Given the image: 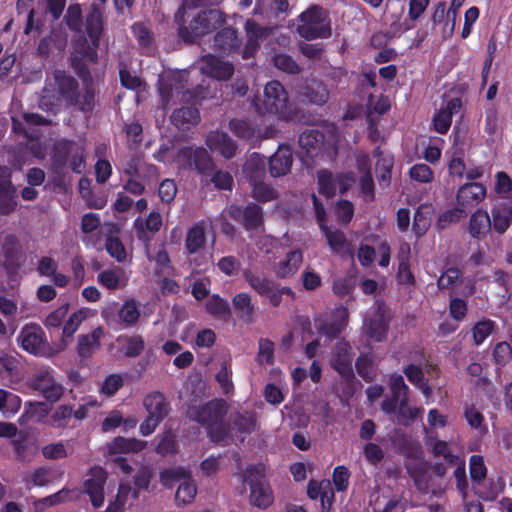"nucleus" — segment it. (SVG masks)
Instances as JSON below:
<instances>
[{
    "instance_id": "obj_1",
    "label": "nucleus",
    "mask_w": 512,
    "mask_h": 512,
    "mask_svg": "<svg viewBox=\"0 0 512 512\" xmlns=\"http://www.w3.org/2000/svg\"><path fill=\"white\" fill-rule=\"evenodd\" d=\"M227 412L226 403L223 401H211L204 405L189 407L188 416L205 425L208 435L213 442H226L233 439L232 430L227 429L222 422Z\"/></svg>"
},
{
    "instance_id": "obj_2",
    "label": "nucleus",
    "mask_w": 512,
    "mask_h": 512,
    "mask_svg": "<svg viewBox=\"0 0 512 512\" xmlns=\"http://www.w3.org/2000/svg\"><path fill=\"white\" fill-rule=\"evenodd\" d=\"M159 94L164 108L178 102L189 103L197 97V93L190 90L188 73L185 71L162 75L159 78Z\"/></svg>"
},
{
    "instance_id": "obj_3",
    "label": "nucleus",
    "mask_w": 512,
    "mask_h": 512,
    "mask_svg": "<svg viewBox=\"0 0 512 512\" xmlns=\"http://www.w3.org/2000/svg\"><path fill=\"white\" fill-rule=\"evenodd\" d=\"M256 108L260 114H273L284 120H291L296 115L287 91L278 81H270L265 85L263 102Z\"/></svg>"
},
{
    "instance_id": "obj_4",
    "label": "nucleus",
    "mask_w": 512,
    "mask_h": 512,
    "mask_svg": "<svg viewBox=\"0 0 512 512\" xmlns=\"http://www.w3.org/2000/svg\"><path fill=\"white\" fill-rule=\"evenodd\" d=\"M140 315L139 303L133 298L126 299L121 306L115 302L110 303L101 311L105 323L116 330L135 326Z\"/></svg>"
},
{
    "instance_id": "obj_5",
    "label": "nucleus",
    "mask_w": 512,
    "mask_h": 512,
    "mask_svg": "<svg viewBox=\"0 0 512 512\" xmlns=\"http://www.w3.org/2000/svg\"><path fill=\"white\" fill-rule=\"evenodd\" d=\"M296 30L306 39L327 38L331 35L327 14L317 6L310 7L299 15Z\"/></svg>"
},
{
    "instance_id": "obj_6",
    "label": "nucleus",
    "mask_w": 512,
    "mask_h": 512,
    "mask_svg": "<svg viewBox=\"0 0 512 512\" xmlns=\"http://www.w3.org/2000/svg\"><path fill=\"white\" fill-rule=\"evenodd\" d=\"M243 482L250 487V502L259 508L269 507L274 500L270 486L264 481V467L252 466L242 474Z\"/></svg>"
},
{
    "instance_id": "obj_7",
    "label": "nucleus",
    "mask_w": 512,
    "mask_h": 512,
    "mask_svg": "<svg viewBox=\"0 0 512 512\" xmlns=\"http://www.w3.org/2000/svg\"><path fill=\"white\" fill-rule=\"evenodd\" d=\"M379 256V265L381 267H388L391 259V248L386 240H382L377 235H370L366 237L359 244L357 250V258L363 267H369Z\"/></svg>"
},
{
    "instance_id": "obj_8",
    "label": "nucleus",
    "mask_w": 512,
    "mask_h": 512,
    "mask_svg": "<svg viewBox=\"0 0 512 512\" xmlns=\"http://www.w3.org/2000/svg\"><path fill=\"white\" fill-rule=\"evenodd\" d=\"M224 22L223 14L221 11L213 9L203 11L194 17L188 27H180L179 33L181 37L186 41H194L200 38Z\"/></svg>"
},
{
    "instance_id": "obj_9",
    "label": "nucleus",
    "mask_w": 512,
    "mask_h": 512,
    "mask_svg": "<svg viewBox=\"0 0 512 512\" xmlns=\"http://www.w3.org/2000/svg\"><path fill=\"white\" fill-rule=\"evenodd\" d=\"M17 340L22 349L35 356L51 357L59 352L58 349L53 351L48 346L45 333L37 325L23 327Z\"/></svg>"
},
{
    "instance_id": "obj_10",
    "label": "nucleus",
    "mask_w": 512,
    "mask_h": 512,
    "mask_svg": "<svg viewBox=\"0 0 512 512\" xmlns=\"http://www.w3.org/2000/svg\"><path fill=\"white\" fill-rule=\"evenodd\" d=\"M54 159L59 164L69 163L74 172L81 173L85 168L84 143L82 141H58L54 146Z\"/></svg>"
},
{
    "instance_id": "obj_11",
    "label": "nucleus",
    "mask_w": 512,
    "mask_h": 512,
    "mask_svg": "<svg viewBox=\"0 0 512 512\" xmlns=\"http://www.w3.org/2000/svg\"><path fill=\"white\" fill-rule=\"evenodd\" d=\"M390 314L383 303H375L368 312L364 323L363 333L376 342L386 338Z\"/></svg>"
},
{
    "instance_id": "obj_12",
    "label": "nucleus",
    "mask_w": 512,
    "mask_h": 512,
    "mask_svg": "<svg viewBox=\"0 0 512 512\" xmlns=\"http://www.w3.org/2000/svg\"><path fill=\"white\" fill-rule=\"evenodd\" d=\"M313 204L315 208L316 217L321 231L324 233L330 249L340 255L353 256V250L350 247L344 233L340 230H331L324 223L325 211L317 197L313 194Z\"/></svg>"
},
{
    "instance_id": "obj_13",
    "label": "nucleus",
    "mask_w": 512,
    "mask_h": 512,
    "mask_svg": "<svg viewBox=\"0 0 512 512\" xmlns=\"http://www.w3.org/2000/svg\"><path fill=\"white\" fill-rule=\"evenodd\" d=\"M179 168H191L193 165L201 174L211 171L213 163L207 151L202 147H183L174 158Z\"/></svg>"
},
{
    "instance_id": "obj_14",
    "label": "nucleus",
    "mask_w": 512,
    "mask_h": 512,
    "mask_svg": "<svg viewBox=\"0 0 512 512\" xmlns=\"http://www.w3.org/2000/svg\"><path fill=\"white\" fill-rule=\"evenodd\" d=\"M29 387L50 402L58 401L64 392L63 386L56 380L53 371L49 369L38 371L30 379Z\"/></svg>"
},
{
    "instance_id": "obj_15",
    "label": "nucleus",
    "mask_w": 512,
    "mask_h": 512,
    "mask_svg": "<svg viewBox=\"0 0 512 512\" xmlns=\"http://www.w3.org/2000/svg\"><path fill=\"white\" fill-rule=\"evenodd\" d=\"M106 481L107 473L101 467H93L85 475L83 492L89 496L94 508H100L104 504V486Z\"/></svg>"
},
{
    "instance_id": "obj_16",
    "label": "nucleus",
    "mask_w": 512,
    "mask_h": 512,
    "mask_svg": "<svg viewBox=\"0 0 512 512\" xmlns=\"http://www.w3.org/2000/svg\"><path fill=\"white\" fill-rule=\"evenodd\" d=\"M354 182L355 179L350 174L333 176L327 170L318 172L319 192L328 198L333 197L337 190L344 193Z\"/></svg>"
},
{
    "instance_id": "obj_17",
    "label": "nucleus",
    "mask_w": 512,
    "mask_h": 512,
    "mask_svg": "<svg viewBox=\"0 0 512 512\" xmlns=\"http://www.w3.org/2000/svg\"><path fill=\"white\" fill-rule=\"evenodd\" d=\"M201 71L217 80L226 81L234 73V66L228 61H223L213 55H206L201 59Z\"/></svg>"
},
{
    "instance_id": "obj_18",
    "label": "nucleus",
    "mask_w": 512,
    "mask_h": 512,
    "mask_svg": "<svg viewBox=\"0 0 512 512\" xmlns=\"http://www.w3.org/2000/svg\"><path fill=\"white\" fill-rule=\"evenodd\" d=\"M94 316V311L90 308H79L74 311L63 324L62 341L58 351H63L68 346L67 339L72 338L80 325L88 318Z\"/></svg>"
},
{
    "instance_id": "obj_19",
    "label": "nucleus",
    "mask_w": 512,
    "mask_h": 512,
    "mask_svg": "<svg viewBox=\"0 0 512 512\" xmlns=\"http://www.w3.org/2000/svg\"><path fill=\"white\" fill-rule=\"evenodd\" d=\"M353 353L347 342L337 343L332 355L331 364L333 368L342 376L350 377L352 375Z\"/></svg>"
},
{
    "instance_id": "obj_20",
    "label": "nucleus",
    "mask_w": 512,
    "mask_h": 512,
    "mask_svg": "<svg viewBox=\"0 0 512 512\" xmlns=\"http://www.w3.org/2000/svg\"><path fill=\"white\" fill-rule=\"evenodd\" d=\"M461 105L462 102L459 98H452L435 114L433 125L438 133L445 134L448 132L452 123V117L459 112Z\"/></svg>"
},
{
    "instance_id": "obj_21",
    "label": "nucleus",
    "mask_w": 512,
    "mask_h": 512,
    "mask_svg": "<svg viewBox=\"0 0 512 512\" xmlns=\"http://www.w3.org/2000/svg\"><path fill=\"white\" fill-rule=\"evenodd\" d=\"M491 226L498 234H504L512 224V201L496 204L491 210Z\"/></svg>"
},
{
    "instance_id": "obj_22",
    "label": "nucleus",
    "mask_w": 512,
    "mask_h": 512,
    "mask_svg": "<svg viewBox=\"0 0 512 512\" xmlns=\"http://www.w3.org/2000/svg\"><path fill=\"white\" fill-rule=\"evenodd\" d=\"M303 262V253L299 249L289 251L284 258L274 265V273L278 278H288L294 275Z\"/></svg>"
},
{
    "instance_id": "obj_23",
    "label": "nucleus",
    "mask_w": 512,
    "mask_h": 512,
    "mask_svg": "<svg viewBox=\"0 0 512 512\" xmlns=\"http://www.w3.org/2000/svg\"><path fill=\"white\" fill-rule=\"evenodd\" d=\"M292 151L287 146H279L278 150L270 157V174L273 177L286 175L292 166Z\"/></svg>"
},
{
    "instance_id": "obj_24",
    "label": "nucleus",
    "mask_w": 512,
    "mask_h": 512,
    "mask_svg": "<svg viewBox=\"0 0 512 512\" xmlns=\"http://www.w3.org/2000/svg\"><path fill=\"white\" fill-rule=\"evenodd\" d=\"M0 174L3 176V179L0 181V214H8L17 205L16 191L8 179V169L1 167Z\"/></svg>"
},
{
    "instance_id": "obj_25",
    "label": "nucleus",
    "mask_w": 512,
    "mask_h": 512,
    "mask_svg": "<svg viewBox=\"0 0 512 512\" xmlns=\"http://www.w3.org/2000/svg\"><path fill=\"white\" fill-rule=\"evenodd\" d=\"M206 145L211 151H217L225 158H231L236 151V144L225 133L219 131L210 132L206 138Z\"/></svg>"
},
{
    "instance_id": "obj_26",
    "label": "nucleus",
    "mask_w": 512,
    "mask_h": 512,
    "mask_svg": "<svg viewBox=\"0 0 512 512\" xmlns=\"http://www.w3.org/2000/svg\"><path fill=\"white\" fill-rule=\"evenodd\" d=\"M486 196V188L478 182L467 183L460 187L457 202L461 207L481 202Z\"/></svg>"
},
{
    "instance_id": "obj_27",
    "label": "nucleus",
    "mask_w": 512,
    "mask_h": 512,
    "mask_svg": "<svg viewBox=\"0 0 512 512\" xmlns=\"http://www.w3.org/2000/svg\"><path fill=\"white\" fill-rule=\"evenodd\" d=\"M97 281L101 286L109 290H117L127 285L128 276L122 268L113 267L98 273Z\"/></svg>"
},
{
    "instance_id": "obj_28",
    "label": "nucleus",
    "mask_w": 512,
    "mask_h": 512,
    "mask_svg": "<svg viewBox=\"0 0 512 512\" xmlns=\"http://www.w3.org/2000/svg\"><path fill=\"white\" fill-rule=\"evenodd\" d=\"M323 141L324 137L318 130L310 129L304 131L299 137L301 153L311 158L317 156L321 152Z\"/></svg>"
},
{
    "instance_id": "obj_29",
    "label": "nucleus",
    "mask_w": 512,
    "mask_h": 512,
    "mask_svg": "<svg viewBox=\"0 0 512 512\" xmlns=\"http://www.w3.org/2000/svg\"><path fill=\"white\" fill-rule=\"evenodd\" d=\"M200 120L199 111L193 105L183 106L175 109L171 115V122L180 130H188L198 124Z\"/></svg>"
},
{
    "instance_id": "obj_30",
    "label": "nucleus",
    "mask_w": 512,
    "mask_h": 512,
    "mask_svg": "<svg viewBox=\"0 0 512 512\" xmlns=\"http://www.w3.org/2000/svg\"><path fill=\"white\" fill-rule=\"evenodd\" d=\"M104 335L101 327H96L89 334H82L78 337L77 350L83 358H88L100 347V339Z\"/></svg>"
},
{
    "instance_id": "obj_31",
    "label": "nucleus",
    "mask_w": 512,
    "mask_h": 512,
    "mask_svg": "<svg viewBox=\"0 0 512 512\" xmlns=\"http://www.w3.org/2000/svg\"><path fill=\"white\" fill-rule=\"evenodd\" d=\"M146 447V442L135 438L116 437L107 444L106 450L109 454L136 453Z\"/></svg>"
},
{
    "instance_id": "obj_32",
    "label": "nucleus",
    "mask_w": 512,
    "mask_h": 512,
    "mask_svg": "<svg viewBox=\"0 0 512 512\" xmlns=\"http://www.w3.org/2000/svg\"><path fill=\"white\" fill-rule=\"evenodd\" d=\"M247 33V44L243 51V58H249L259 45V40L266 37L269 30L259 26L253 20H247L245 25Z\"/></svg>"
},
{
    "instance_id": "obj_33",
    "label": "nucleus",
    "mask_w": 512,
    "mask_h": 512,
    "mask_svg": "<svg viewBox=\"0 0 512 512\" xmlns=\"http://www.w3.org/2000/svg\"><path fill=\"white\" fill-rule=\"evenodd\" d=\"M265 159L258 153L251 154L243 168L245 177L249 180L250 184L261 181L265 175Z\"/></svg>"
},
{
    "instance_id": "obj_34",
    "label": "nucleus",
    "mask_w": 512,
    "mask_h": 512,
    "mask_svg": "<svg viewBox=\"0 0 512 512\" xmlns=\"http://www.w3.org/2000/svg\"><path fill=\"white\" fill-rule=\"evenodd\" d=\"M214 50L220 54H230L239 47L236 32L225 28L218 32L214 38Z\"/></svg>"
},
{
    "instance_id": "obj_35",
    "label": "nucleus",
    "mask_w": 512,
    "mask_h": 512,
    "mask_svg": "<svg viewBox=\"0 0 512 512\" xmlns=\"http://www.w3.org/2000/svg\"><path fill=\"white\" fill-rule=\"evenodd\" d=\"M491 228V219L487 211L479 209L471 215L469 233L473 238H481L486 235Z\"/></svg>"
},
{
    "instance_id": "obj_36",
    "label": "nucleus",
    "mask_w": 512,
    "mask_h": 512,
    "mask_svg": "<svg viewBox=\"0 0 512 512\" xmlns=\"http://www.w3.org/2000/svg\"><path fill=\"white\" fill-rule=\"evenodd\" d=\"M143 405L150 416L163 420L168 414L166 400L160 392L148 394L143 400Z\"/></svg>"
},
{
    "instance_id": "obj_37",
    "label": "nucleus",
    "mask_w": 512,
    "mask_h": 512,
    "mask_svg": "<svg viewBox=\"0 0 512 512\" xmlns=\"http://www.w3.org/2000/svg\"><path fill=\"white\" fill-rule=\"evenodd\" d=\"M434 214V207L431 204H423L419 206L413 222V231L417 236H422L426 233L431 225L432 216Z\"/></svg>"
},
{
    "instance_id": "obj_38",
    "label": "nucleus",
    "mask_w": 512,
    "mask_h": 512,
    "mask_svg": "<svg viewBox=\"0 0 512 512\" xmlns=\"http://www.w3.org/2000/svg\"><path fill=\"white\" fill-rule=\"evenodd\" d=\"M243 277L248 285L260 296H264L271 292L273 282L265 275L255 273L252 270L247 269L243 272Z\"/></svg>"
},
{
    "instance_id": "obj_39",
    "label": "nucleus",
    "mask_w": 512,
    "mask_h": 512,
    "mask_svg": "<svg viewBox=\"0 0 512 512\" xmlns=\"http://www.w3.org/2000/svg\"><path fill=\"white\" fill-rule=\"evenodd\" d=\"M205 243V229L202 224L193 225L186 234L185 248L189 254L200 251Z\"/></svg>"
},
{
    "instance_id": "obj_40",
    "label": "nucleus",
    "mask_w": 512,
    "mask_h": 512,
    "mask_svg": "<svg viewBox=\"0 0 512 512\" xmlns=\"http://www.w3.org/2000/svg\"><path fill=\"white\" fill-rule=\"evenodd\" d=\"M86 29L93 44L95 46L98 45L99 37L103 29V21L101 11L94 4L87 16Z\"/></svg>"
},
{
    "instance_id": "obj_41",
    "label": "nucleus",
    "mask_w": 512,
    "mask_h": 512,
    "mask_svg": "<svg viewBox=\"0 0 512 512\" xmlns=\"http://www.w3.org/2000/svg\"><path fill=\"white\" fill-rule=\"evenodd\" d=\"M303 95L311 103L323 105L329 98V91L321 82L312 80L305 86Z\"/></svg>"
},
{
    "instance_id": "obj_42",
    "label": "nucleus",
    "mask_w": 512,
    "mask_h": 512,
    "mask_svg": "<svg viewBox=\"0 0 512 512\" xmlns=\"http://www.w3.org/2000/svg\"><path fill=\"white\" fill-rule=\"evenodd\" d=\"M54 78L58 87L59 95L62 96L66 101H73L75 96V89L77 87L76 80L64 72H57Z\"/></svg>"
},
{
    "instance_id": "obj_43",
    "label": "nucleus",
    "mask_w": 512,
    "mask_h": 512,
    "mask_svg": "<svg viewBox=\"0 0 512 512\" xmlns=\"http://www.w3.org/2000/svg\"><path fill=\"white\" fill-rule=\"evenodd\" d=\"M130 494L137 497V491L132 492L129 485L120 484L115 498L109 502L105 512H124Z\"/></svg>"
},
{
    "instance_id": "obj_44",
    "label": "nucleus",
    "mask_w": 512,
    "mask_h": 512,
    "mask_svg": "<svg viewBox=\"0 0 512 512\" xmlns=\"http://www.w3.org/2000/svg\"><path fill=\"white\" fill-rule=\"evenodd\" d=\"M334 316L335 321L333 323L320 327V331L328 337H333L342 331L343 327L347 324L348 311L340 306L335 309Z\"/></svg>"
},
{
    "instance_id": "obj_45",
    "label": "nucleus",
    "mask_w": 512,
    "mask_h": 512,
    "mask_svg": "<svg viewBox=\"0 0 512 512\" xmlns=\"http://www.w3.org/2000/svg\"><path fill=\"white\" fill-rule=\"evenodd\" d=\"M124 385V377L122 374H110L102 381L99 386V394L110 398L114 396L119 389H121Z\"/></svg>"
},
{
    "instance_id": "obj_46",
    "label": "nucleus",
    "mask_w": 512,
    "mask_h": 512,
    "mask_svg": "<svg viewBox=\"0 0 512 512\" xmlns=\"http://www.w3.org/2000/svg\"><path fill=\"white\" fill-rule=\"evenodd\" d=\"M197 493L196 485L190 479V472H188V477L183 479L179 484V487L175 494L176 502L181 504L190 503Z\"/></svg>"
},
{
    "instance_id": "obj_47",
    "label": "nucleus",
    "mask_w": 512,
    "mask_h": 512,
    "mask_svg": "<svg viewBox=\"0 0 512 512\" xmlns=\"http://www.w3.org/2000/svg\"><path fill=\"white\" fill-rule=\"evenodd\" d=\"M358 168L361 172L360 186L363 193L371 195L373 192V180L369 171V159L366 155H361L357 158Z\"/></svg>"
},
{
    "instance_id": "obj_48",
    "label": "nucleus",
    "mask_w": 512,
    "mask_h": 512,
    "mask_svg": "<svg viewBox=\"0 0 512 512\" xmlns=\"http://www.w3.org/2000/svg\"><path fill=\"white\" fill-rule=\"evenodd\" d=\"M232 304L242 318H251L254 312V306L252 304L251 296L248 293L241 292L236 294L232 299Z\"/></svg>"
},
{
    "instance_id": "obj_49",
    "label": "nucleus",
    "mask_w": 512,
    "mask_h": 512,
    "mask_svg": "<svg viewBox=\"0 0 512 512\" xmlns=\"http://www.w3.org/2000/svg\"><path fill=\"white\" fill-rule=\"evenodd\" d=\"M272 62L278 70L288 74H298L301 71L297 62L290 55L284 53L275 54Z\"/></svg>"
},
{
    "instance_id": "obj_50",
    "label": "nucleus",
    "mask_w": 512,
    "mask_h": 512,
    "mask_svg": "<svg viewBox=\"0 0 512 512\" xmlns=\"http://www.w3.org/2000/svg\"><path fill=\"white\" fill-rule=\"evenodd\" d=\"M460 282V271L456 268H449L439 277L438 287L441 290L456 291Z\"/></svg>"
},
{
    "instance_id": "obj_51",
    "label": "nucleus",
    "mask_w": 512,
    "mask_h": 512,
    "mask_svg": "<svg viewBox=\"0 0 512 512\" xmlns=\"http://www.w3.org/2000/svg\"><path fill=\"white\" fill-rule=\"evenodd\" d=\"M244 226L247 230L257 229L262 224V212L255 204L248 205L243 211Z\"/></svg>"
},
{
    "instance_id": "obj_52",
    "label": "nucleus",
    "mask_w": 512,
    "mask_h": 512,
    "mask_svg": "<svg viewBox=\"0 0 512 512\" xmlns=\"http://www.w3.org/2000/svg\"><path fill=\"white\" fill-rule=\"evenodd\" d=\"M465 217V211L463 208L456 207L449 209L439 215L436 222V227L439 230L447 228L449 225L459 222Z\"/></svg>"
},
{
    "instance_id": "obj_53",
    "label": "nucleus",
    "mask_w": 512,
    "mask_h": 512,
    "mask_svg": "<svg viewBox=\"0 0 512 512\" xmlns=\"http://www.w3.org/2000/svg\"><path fill=\"white\" fill-rule=\"evenodd\" d=\"M49 122L39 116L38 114H25L24 115V124L18 122L17 120L13 119V129L16 132L23 133L26 137L30 138L32 137V133H30L26 126H32V125H48Z\"/></svg>"
},
{
    "instance_id": "obj_54",
    "label": "nucleus",
    "mask_w": 512,
    "mask_h": 512,
    "mask_svg": "<svg viewBox=\"0 0 512 512\" xmlns=\"http://www.w3.org/2000/svg\"><path fill=\"white\" fill-rule=\"evenodd\" d=\"M404 373L408 380L415 384L422 393L429 397L431 394V388L423 381V372L422 370L414 365H409L405 370Z\"/></svg>"
},
{
    "instance_id": "obj_55",
    "label": "nucleus",
    "mask_w": 512,
    "mask_h": 512,
    "mask_svg": "<svg viewBox=\"0 0 512 512\" xmlns=\"http://www.w3.org/2000/svg\"><path fill=\"white\" fill-rule=\"evenodd\" d=\"M79 496V490L63 488L57 493L43 499V502L47 505L53 506L64 502L75 501Z\"/></svg>"
},
{
    "instance_id": "obj_56",
    "label": "nucleus",
    "mask_w": 512,
    "mask_h": 512,
    "mask_svg": "<svg viewBox=\"0 0 512 512\" xmlns=\"http://www.w3.org/2000/svg\"><path fill=\"white\" fill-rule=\"evenodd\" d=\"M495 323L492 320L484 319L475 324L472 329L474 343L482 344L486 338L493 332Z\"/></svg>"
},
{
    "instance_id": "obj_57",
    "label": "nucleus",
    "mask_w": 512,
    "mask_h": 512,
    "mask_svg": "<svg viewBox=\"0 0 512 512\" xmlns=\"http://www.w3.org/2000/svg\"><path fill=\"white\" fill-rule=\"evenodd\" d=\"M422 410L420 408L410 407L407 405V398L400 400L399 408L396 412L397 421L400 424H410Z\"/></svg>"
},
{
    "instance_id": "obj_58",
    "label": "nucleus",
    "mask_w": 512,
    "mask_h": 512,
    "mask_svg": "<svg viewBox=\"0 0 512 512\" xmlns=\"http://www.w3.org/2000/svg\"><path fill=\"white\" fill-rule=\"evenodd\" d=\"M409 176L412 180L420 183H431L434 173L427 164L419 163L409 169Z\"/></svg>"
},
{
    "instance_id": "obj_59",
    "label": "nucleus",
    "mask_w": 512,
    "mask_h": 512,
    "mask_svg": "<svg viewBox=\"0 0 512 512\" xmlns=\"http://www.w3.org/2000/svg\"><path fill=\"white\" fill-rule=\"evenodd\" d=\"M206 310L214 316L223 317L229 314L230 307L225 299L218 295H213L206 302Z\"/></svg>"
},
{
    "instance_id": "obj_60",
    "label": "nucleus",
    "mask_w": 512,
    "mask_h": 512,
    "mask_svg": "<svg viewBox=\"0 0 512 512\" xmlns=\"http://www.w3.org/2000/svg\"><path fill=\"white\" fill-rule=\"evenodd\" d=\"M495 192L502 197H510L512 195V179L503 171L495 174Z\"/></svg>"
},
{
    "instance_id": "obj_61",
    "label": "nucleus",
    "mask_w": 512,
    "mask_h": 512,
    "mask_svg": "<svg viewBox=\"0 0 512 512\" xmlns=\"http://www.w3.org/2000/svg\"><path fill=\"white\" fill-rule=\"evenodd\" d=\"M123 342V351L127 357H137L144 349V340L141 336L125 337Z\"/></svg>"
},
{
    "instance_id": "obj_62",
    "label": "nucleus",
    "mask_w": 512,
    "mask_h": 512,
    "mask_svg": "<svg viewBox=\"0 0 512 512\" xmlns=\"http://www.w3.org/2000/svg\"><path fill=\"white\" fill-rule=\"evenodd\" d=\"M68 309L69 305L63 304L62 306L53 310L47 315L44 321V325L47 328H59L62 324H64V319L67 316Z\"/></svg>"
},
{
    "instance_id": "obj_63",
    "label": "nucleus",
    "mask_w": 512,
    "mask_h": 512,
    "mask_svg": "<svg viewBox=\"0 0 512 512\" xmlns=\"http://www.w3.org/2000/svg\"><path fill=\"white\" fill-rule=\"evenodd\" d=\"M188 472L184 468H172L161 473L160 479L163 485L172 487L174 483L180 482L188 477Z\"/></svg>"
},
{
    "instance_id": "obj_64",
    "label": "nucleus",
    "mask_w": 512,
    "mask_h": 512,
    "mask_svg": "<svg viewBox=\"0 0 512 512\" xmlns=\"http://www.w3.org/2000/svg\"><path fill=\"white\" fill-rule=\"evenodd\" d=\"M49 413V408L42 402L29 403L25 409L24 417L28 420L39 422Z\"/></svg>"
}]
</instances>
